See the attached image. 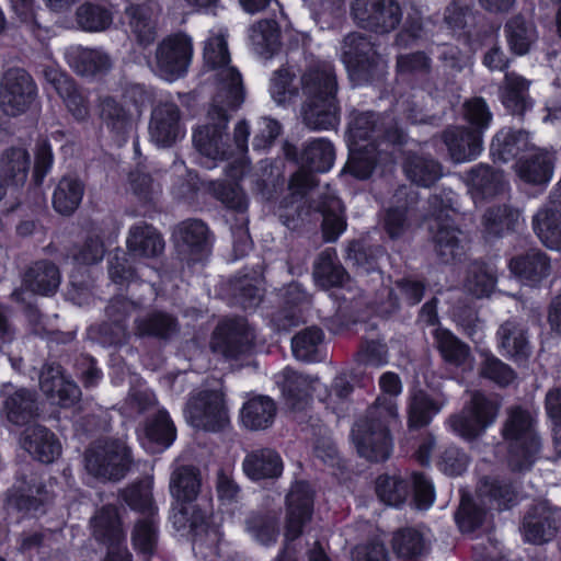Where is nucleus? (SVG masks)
I'll return each instance as SVG.
<instances>
[{
  "mask_svg": "<svg viewBox=\"0 0 561 561\" xmlns=\"http://www.w3.org/2000/svg\"><path fill=\"white\" fill-rule=\"evenodd\" d=\"M382 396L376 399L369 409L368 417L357 422L352 430V437L358 454L370 461H383L389 458L392 439L389 425L398 417L394 397L402 392L400 377L392 373H383L379 378Z\"/></svg>",
  "mask_w": 561,
  "mask_h": 561,
  "instance_id": "obj_1",
  "label": "nucleus"
},
{
  "mask_svg": "<svg viewBox=\"0 0 561 561\" xmlns=\"http://www.w3.org/2000/svg\"><path fill=\"white\" fill-rule=\"evenodd\" d=\"M306 101L301 115L306 126L313 130L333 128L339 123V108L335 101L336 78L330 61L312 55L305 56L300 77Z\"/></svg>",
  "mask_w": 561,
  "mask_h": 561,
  "instance_id": "obj_2",
  "label": "nucleus"
},
{
  "mask_svg": "<svg viewBox=\"0 0 561 561\" xmlns=\"http://www.w3.org/2000/svg\"><path fill=\"white\" fill-rule=\"evenodd\" d=\"M477 497L482 506L469 495L462 494L455 519L461 533H472L485 517L486 508L506 510L516 503L517 493L507 480L500 477H484L479 482Z\"/></svg>",
  "mask_w": 561,
  "mask_h": 561,
  "instance_id": "obj_3",
  "label": "nucleus"
},
{
  "mask_svg": "<svg viewBox=\"0 0 561 561\" xmlns=\"http://www.w3.org/2000/svg\"><path fill=\"white\" fill-rule=\"evenodd\" d=\"M502 435L508 442L510 468L516 472L530 470L540 458L542 447L531 414L518 405L508 408Z\"/></svg>",
  "mask_w": 561,
  "mask_h": 561,
  "instance_id": "obj_4",
  "label": "nucleus"
},
{
  "mask_svg": "<svg viewBox=\"0 0 561 561\" xmlns=\"http://www.w3.org/2000/svg\"><path fill=\"white\" fill-rule=\"evenodd\" d=\"M230 108L227 96L215 94L207 113V123L198 126L193 133V144L202 156L201 161L207 169H211L217 160H226L233 156L230 138L227 134Z\"/></svg>",
  "mask_w": 561,
  "mask_h": 561,
  "instance_id": "obj_5",
  "label": "nucleus"
},
{
  "mask_svg": "<svg viewBox=\"0 0 561 561\" xmlns=\"http://www.w3.org/2000/svg\"><path fill=\"white\" fill-rule=\"evenodd\" d=\"M204 61L213 71L216 94L227 96L230 108H238L243 102L242 80L239 71L230 65L227 33L222 28L211 30L205 41Z\"/></svg>",
  "mask_w": 561,
  "mask_h": 561,
  "instance_id": "obj_6",
  "label": "nucleus"
},
{
  "mask_svg": "<svg viewBox=\"0 0 561 561\" xmlns=\"http://www.w3.org/2000/svg\"><path fill=\"white\" fill-rule=\"evenodd\" d=\"M348 146L391 148L404 140L403 131L392 124L389 116H380L374 112L353 111L347 128Z\"/></svg>",
  "mask_w": 561,
  "mask_h": 561,
  "instance_id": "obj_7",
  "label": "nucleus"
},
{
  "mask_svg": "<svg viewBox=\"0 0 561 561\" xmlns=\"http://www.w3.org/2000/svg\"><path fill=\"white\" fill-rule=\"evenodd\" d=\"M341 59L356 85L371 83L386 73V60L376 51L370 41L360 33H351L344 37Z\"/></svg>",
  "mask_w": 561,
  "mask_h": 561,
  "instance_id": "obj_8",
  "label": "nucleus"
},
{
  "mask_svg": "<svg viewBox=\"0 0 561 561\" xmlns=\"http://www.w3.org/2000/svg\"><path fill=\"white\" fill-rule=\"evenodd\" d=\"M131 465L129 447L119 439L96 442L84 455V467L89 474L101 481H119Z\"/></svg>",
  "mask_w": 561,
  "mask_h": 561,
  "instance_id": "obj_9",
  "label": "nucleus"
},
{
  "mask_svg": "<svg viewBox=\"0 0 561 561\" xmlns=\"http://www.w3.org/2000/svg\"><path fill=\"white\" fill-rule=\"evenodd\" d=\"M502 402L499 398L474 392L460 413L451 415L449 428L467 440L481 436L497 419Z\"/></svg>",
  "mask_w": 561,
  "mask_h": 561,
  "instance_id": "obj_10",
  "label": "nucleus"
},
{
  "mask_svg": "<svg viewBox=\"0 0 561 561\" xmlns=\"http://www.w3.org/2000/svg\"><path fill=\"white\" fill-rule=\"evenodd\" d=\"M184 415L195 428L219 432L229 424L224 396L218 390H198L191 394Z\"/></svg>",
  "mask_w": 561,
  "mask_h": 561,
  "instance_id": "obj_11",
  "label": "nucleus"
},
{
  "mask_svg": "<svg viewBox=\"0 0 561 561\" xmlns=\"http://www.w3.org/2000/svg\"><path fill=\"white\" fill-rule=\"evenodd\" d=\"M193 42L185 33L171 34L156 49V71L167 81L185 76L193 57Z\"/></svg>",
  "mask_w": 561,
  "mask_h": 561,
  "instance_id": "obj_12",
  "label": "nucleus"
},
{
  "mask_svg": "<svg viewBox=\"0 0 561 561\" xmlns=\"http://www.w3.org/2000/svg\"><path fill=\"white\" fill-rule=\"evenodd\" d=\"M37 89L32 77L22 68L8 69L0 82V108L9 116L26 112L34 102Z\"/></svg>",
  "mask_w": 561,
  "mask_h": 561,
  "instance_id": "obj_13",
  "label": "nucleus"
},
{
  "mask_svg": "<svg viewBox=\"0 0 561 561\" xmlns=\"http://www.w3.org/2000/svg\"><path fill=\"white\" fill-rule=\"evenodd\" d=\"M254 337L253 330L244 319H227L216 327L210 350L226 359H237L252 351Z\"/></svg>",
  "mask_w": 561,
  "mask_h": 561,
  "instance_id": "obj_14",
  "label": "nucleus"
},
{
  "mask_svg": "<svg viewBox=\"0 0 561 561\" xmlns=\"http://www.w3.org/2000/svg\"><path fill=\"white\" fill-rule=\"evenodd\" d=\"M352 13L362 27L377 33L394 30L402 18L396 0H355Z\"/></svg>",
  "mask_w": 561,
  "mask_h": 561,
  "instance_id": "obj_15",
  "label": "nucleus"
},
{
  "mask_svg": "<svg viewBox=\"0 0 561 561\" xmlns=\"http://www.w3.org/2000/svg\"><path fill=\"white\" fill-rule=\"evenodd\" d=\"M95 538L108 545L106 561H131V554L125 546V534L116 506L105 505L92 518Z\"/></svg>",
  "mask_w": 561,
  "mask_h": 561,
  "instance_id": "obj_16",
  "label": "nucleus"
},
{
  "mask_svg": "<svg viewBox=\"0 0 561 561\" xmlns=\"http://www.w3.org/2000/svg\"><path fill=\"white\" fill-rule=\"evenodd\" d=\"M560 520V510L552 507L548 502H539L526 512L520 533L526 542L542 545L556 537Z\"/></svg>",
  "mask_w": 561,
  "mask_h": 561,
  "instance_id": "obj_17",
  "label": "nucleus"
},
{
  "mask_svg": "<svg viewBox=\"0 0 561 561\" xmlns=\"http://www.w3.org/2000/svg\"><path fill=\"white\" fill-rule=\"evenodd\" d=\"M314 492L305 481L295 482L286 496V540L297 539L313 513Z\"/></svg>",
  "mask_w": 561,
  "mask_h": 561,
  "instance_id": "obj_18",
  "label": "nucleus"
},
{
  "mask_svg": "<svg viewBox=\"0 0 561 561\" xmlns=\"http://www.w3.org/2000/svg\"><path fill=\"white\" fill-rule=\"evenodd\" d=\"M55 480L49 479L48 483H43L39 476L30 469H26L18 477L14 485V493L9 495V504L14 505L20 511L37 512L42 505L53 499V484Z\"/></svg>",
  "mask_w": 561,
  "mask_h": 561,
  "instance_id": "obj_19",
  "label": "nucleus"
},
{
  "mask_svg": "<svg viewBox=\"0 0 561 561\" xmlns=\"http://www.w3.org/2000/svg\"><path fill=\"white\" fill-rule=\"evenodd\" d=\"M39 387L46 398L62 408H69L80 399L79 387L69 379L57 363H46L39 374Z\"/></svg>",
  "mask_w": 561,
  "mask_h": 561,
  "instance_id": "obj_20",
  "label": "nucleus"
},
{
  "mask_svg": "<svg viewBox=\"0 0 561 561\" xmlns=\"http://www.w3.org/2000/svg\"><path fill=\"white\" fill-rule=\"evenodd\" d=\"M149 136L158 147H170L184 136L181 113L176 104L164 102L153 108L149 123Z\"/></svg>",
  "mask_w": 561,
  "mask_h": 561,
  "instance_id": "obj_21",
  "label": "nucleus"
},
{
  "mask_svg": "<svg viewBox=\"0 0 561 561\" xmlns=\"http://www.w3.org/2000/svg\"><path fill=\"white\" fill-rule=\"evenodd\" d=\"M449 209H440L431 222L435 250L442 262L450 263L461 257L465 245L459 238L462 232L455 227Z\"/></svg>",
  "mask_w": 561,
  "mask_h": 561,
  "instance_id": "obj_22",
  "label": "nucleus"
},
{
  "mask_svg": "<svg viewBox=\"0 0 561 561\" xmlns=\"http://www.w3.org/2000/svg\"><path fill=\"white\" fill-rule=\"evenodd\" d=\"M287 407L294 412L306 411L311 402L312 392L317 390L319 380L285 368L275 376Z\"/></svg>",
  "mask_w": 561,
  "mask_h": 561,
  "instance_id": "obj_23",
  "label": "nucleus"
},
{
  "mask_svg": "<svg viewBox=\"0 0 561 561\" xmlns=\"http://www.w3.org/2000/svg\"><path fill=\"white\" fill-rule=\"evenodd\" d=\"M174 238L180 255L188 263L201 261L209 252L208 228L201 220L183 221L178 226Z\"/></svg>",
  "mask_w": 561,
  "mask_h": 561,
  "instance_id": "obj_24",
  "label": "nucleus"
},
{
  "mask_svg": "<svg viewBox=\"0 0 561 561\" xmlns=\"http://www.w3.org/2000/svg\"><path fill=\"white\" fill-rule=\"evenodd\" d=\"M450 159L463 163L477 159L483 150L482 136L467 127H449L443 134Z\"/></svg>",
  "mask_w": 561,
  "mask_h": 561,
  "instance_id": "obj_25",
  "label": "nucleus"
},
{
  "mask_svg": "<svg viewBox=\"0 0 561 561\" xmlns=\"http://www.w3.org/2000/svg\"><path fill=\"white\" fill-rule=\"evenodd\" d=\"M45 77L77 121H85L90 116L88 93L79 89L70 77L57 70H46Z\"/></svg>",
  "mask_w": 561,
  "mask_h": 561,
  "instance_id": "obj_26",
  "label": "nucleus"
},
{
  "mask_svg": "<svg viewBox=\"0 0 561 561\" xmlns=\"http://www.w3.org/2000/svg\"><path fill=\"white\" fill-rule=\"evenodd\" d=\"M66 58L69 66L83 77L103 76L113 67L112 57L102 48L71 46L66 50Z\"/></svg>",
  "mask_w": 561,
  "mask_h": 561,
  "instance_id": "obj_27",
  "label": "nucleus"
},
{
  "mask_svg": "<svg viewBox=\"0 0 561 561\" xmlns=\"http://www.w3.org/2000/svg\"><path fill=\"white\" fill-rule=\"evenodd\" d=\"M508 267L523 284L529 286L540 284L551 273L549 256L538 249H531L524 254L514 256L511 259Z\"/></svg>",
  "mask_w": 561,
  "mask_h": 561,
  "instance_id": "obj_28",
  "label": "nucleus"
},
{
  "mask_svg": "<svg viewBox=\"0 0 561 561\" xmlns=\"http://www.w3.org/2000/svg\"><path fill=\"white\" fill-rule=\"evenodd\" d=\"M553 154L540 148H534L523 154L515 163L518 178L528 184L542 185L550 182L553 175Z\"/></svg>",
  "mask_w": 561,
  "mask_h": 561,
  "instance_id": "obj_29",
  "label": "nucleus"
},
{
  "mask_svg": "<svg viewBox=\"0 0 561 561\" xmlns=\"http://www.w3.org/2000/svg\"><path fill=\"white\" fill-rule=\"evenodd\" d=\"M430 535L415 527H403L393 533L391 546L393 553L404 561H421L431 551Z\"/></svg>",
  "mask_w": 561,
  "mask_h": 561,
  "instance_id": "obj_30",
  "label": "nucleus"
},
{
  "mask_svg": "<svg viewBox=\"0 0 561 561\" xmlns=\"http://www.w3.org/2000/svg\"><path fill=\"white\" fill-rule=\"evenodd\" d=\"M534 148L535 145L530 141L527 131L505 127L494 135L490 152L494 161L505 163L520 153H529Z\"/></svg>",
  "mask_w": 561,
  "mask_h": 561,
  "instance_id": "obj_31",
  "label": "nucleus"
},
{
  "mask_svg": "<svg viewBox=\"0 0 561 561\" xmlns=\"http://www.w3.org/2000/svg\"><path fill=\"white\" fill-rule=\"evenodd\" d=\"M114 0L84 1L76 10L78 27L89 33L106 31L114 20Z\"/></svg>",
  "mask_w": 561,
  "mask_h": 561,
  "instance_id": "obj_32",
  "label": "nucleus"
},
{
  "mask_svg": "<svg viewBox=\"0 0 561 561\" xmlns=\"http://www.w3.org/2000/svg\"><path fill=\"white\" fill-rule=\"evenodd\" d=\"M125 15L131 33L140 45H150L156 38V22L152 18L153 0H124Z\"/></svg>",
  "mask_w": 561,
  "mask_h": 561,
  "instance_id": "obj_33",
  "label": "nucleus"
},
{
  "mask_svg": "<svg viewBox=\"0 0 561 561\" xmlns=\"http://www.w3.org/2000/svg\"><path fill=\"white\" fill-rule=\"evenodd\" d=\"M23 448L43 463H50L61 454V446L55 435L46 427L33 425L22 436Z\"/></svg>",
  "mask_w": 561,
  "mask_h": 561,
  "instance_id": "obj_34",
  "label": "nucleus"
},
{
  "mask_svg": "<svg viewBox=\"0 0 561 561\" xmlns=\"http://www.w3.org/2000/svg\"><path fill=\"white\" fill-rule=\"evenodd\" d=\"M350 147L347 169L355 178L365 180L369 178L378 165H388L394 162L393 150L389 148Z\"/></svg>",
  "mask_w": 561,
  "mask_h": 561,
  "instance_id": "obj_35",
  "label": "nucleus"
},
{
  "mask_svg": "<svg viewBox=\"0 0 561 561\" xmlns=\"http://www.w3.org/2000/svg\"><path fill=\"white\" fill-rule=\"evenodd\" d=\"M277 407L267 396H255L247 400L240 411L241 424L250 431L270 428L276 417Z\"/></svg>",
  "mask_w": 561,
  "mask_h": 561,
  "instance_id": "obj_36",
  "label": "nucleus"
},
{
  "mask_svg": "<svg viewBox=\"0 0 561 561\" xmlns=\"http://www.w3.org/2000/svg\"><path fill=\"white\" fill-rule=\"evenodd\" d=\"M499 346L503 354L516 362L526 360L531 354V347L525 327L517 320L505 321L497 330Z\"/></svg>",
  "mask_w": 561,
  "mask_h": 561,
  "instance_id": "obj_37",
  "label": "nucleus"
},
{
  "mask_svg": "<svg viewBox=\"0 0 561 561\" xmlns=\"http://www.w3.org/2000/svg\"><path fill=\"white\" fill-rule=\"evenodd\" d=\"M242 469L253 481L276 479L283 472V460L273 449H256L245 456Z\"/></svg>",
  "mask_w": 561,
  "mask_h": 561,
  "instance_id": "obj_38",
  "label": "nucleus"
},
{
  "mask_svg": "<svg viewBox=\"0 0 561 561\" xmlns=\"http://www.w3.org/2000/svg\"><path fill=\"white\" fill-rule=\"evenodd\" d=\"M310 297L298 283H291L284 294V308L274 318L279 330H288L302 321Z\"/></svg>",
  "mask_w": 561,
  "mask_h": 561,
  "instance_id": "obj_39",
  "label": "nucleus"
},
{
  "mask_svg": "<svg viewBox=\"0 0 561 561\" xmlns=\"http://www.w3.org/2000/svg\"><path fill=\"white\" fill-rule=\"evenodd\" d=\"M126 244L128 252L139 257H156L164 250L162 236L156 228L145 222L130 227Z\"/></svg>",
  "mask_w": 561,
  "mask_h": 561,
  "instance_id": "obj_40",
  "label": "nucleus"
},
{
  "mask_svg": "<svg viewBox=\"0 0 561 561\" xmlns=\"http://www.w3.org/2000/svg\"><path fill=\"white\" fill-rule=\"evenodd\" d=\"M467 178L476 204L485 197L503 192L507 186L503 172L493 170L485 164L472 168Z\"/></svg>",
  "mask_w": 561,
  "mask_h": 561,
  "instance_id": "obj_41",
  "label": "nucleus"
},
{
  "mask_svg": "<svg viewBox=\"0 0 561 561\" xmlns=\"http://www.w3.org/2000/svg\"><path fill=\"white\" fill-rule=\"evenodd\" d=\"M313 185V176L305 171L296 172L289 181L288 191L290 201L284 198L279 206L278 217L279 220L289 229H295L296 220L300 216L298 204Z\"/></svg>",
  "mask_w": 561,
  "mask_h": 561,
  "instance_id": "obj_42",
  "label": "nucleus"
},
{
  "mask_svg": "<svg viewBox=\"0 0 561 561\" xmlns=\"http://www.w3.org/2000/svg\"><path fill=\"white\" fill-rule=\"evenodd\" d=\"M37 402L35 392L20 388L8 394L3 401L1 412L7 420L18 426L27 424L37 415Z\"/></svg>",
  "mask_w": 561,
  "mask_h": 561,
  "instance_id": "obj_43",
  "label": "nucleus"
},
{
  "mask_svg": "<svg viewBox=\"0 0 561 561\" xmlns=\"http://www.w3.org/2000/svg\"><path fill=\"white\" fill-rule=\"evenodd\" d=\"M530 82L515 72H506L502 103L513 115L523 116L534 105L529 96Z\"/></svg>",
  "mask_w": 561,
  "mask_h": 561,
  "instance_id": "obj_44",
  "label": "nucleus"
},
{
  "mask_svg": "<svg viewBox=\"0 0 561 561\" xmlns=\"http://www.w3.org/2000/svg\"><path fill=\"white\" fill-rule=\"evenodd\" d=\"M31 170V156L25 148L12 147L3 151L0 158V172L8 184L21 187L25 184Z\"/></svg>",
  "mask_w": 561,
  "mask_h": 561,
  "instance_id": "obj_45",
  "label": "nucleus"
},
{
  "mask_svg": "<svg viewBox=\"0 0 561 561\" xmlns=\"http://www.w3.org/2000/svg\"><path fill=\"white\" fill-rule=\"evenodd\" d=\"M313 277L322 288L344 287L350 282L348 275L340 264L332 249L322 251L313 267Z\"/></svg>",
  "mask_w": 561,
  "mask_h": 561,
  "instance_id": "obj_46",
  "label": "nucleus"
},
{
  "mask_svg": "<svg viewBox=\"0 0 561 561\" xmlns=\"http://www.w3.org/2000/svg\"><path fill=\"white\" fill-rule=\"evenodd\" d=\"M425 285L422 280L408 276L396 282L394 288L387 290L388 299L380 306L382 314H390L400 306V299L410 306L417 305L424 296Z\"/></svg>",
  "mask_w": 561,
  "mask_h": 561,
  "instance_id": "obj_47",
  "label": "nucleus"
},
{
  "mask_svg": "<svg viewBox=\"0 0 561 561\" xmlns=\"http://www.w3.org/2000/svg\"><path fill=\"white\" fill-rule=\"evenodd\" d=\"M496 280V268L492 264L476 261L468 267L463 290L473 298L488 297L494 290Z\"/></svg>",
  "mask_w": 561,
  "mask_h": 561,
  "instance_id": "obj_48",
  "label": "nucleus"
},
{
  "mask_svg": "<svg viewBox=\"0 0 561 561\" xmlns=\"http://www.w3.org/2000/svg\"><path fill=\"white\" fill-rule=\"evenodd\" d=\"M207 516L193 502H179L172 506L170 520L178 531L195 536L208 531Z\"/></svg>",
  "mask_w": 561,
  "mask_h": 561,
  "instance_id": "obj_49",
  "label": "nucleus"
},
{
  "mask_svg": "<svg viewBox=\"0 0 561 561\" xmlns=\"http://www.w3.org/2000/svg\"><path fill=\"white\" fill-rule=\"evenodd\" d=\"M84 184L72 175L62 176L53 194L54 209L65 216L71 215L81 204Z\"/></svg>",
  "mask_w": 561,
  "mask_h": 561,
  "instance_id": "obj_50",
  "label": "nucleus"
},
{
  "mask_svg": "<svg viewBox=\"0 0 561 561\" xmlns=\"http://www.w3.org/2000/svg\"><path fill=\"white\" fill-rule=\"evenodd\" d=\"M324 333L318 327H309L291 339V350L298 360L313 363L323 358Z\"/></svg>",
  "mask_w": 561,
  "mask_h": 561,
  "instance_id": "obj_51",
  "label": "nucleus"
},
{
  "mask_svg": "<svg viewBox=\"0 0 561 561\" xmlns=\"http://www.w3.org/2000/svg\"><path fill=\"white\" fill-rule=\"evenodd\" d=\"M24 284L34 293L41 295L54 294L60 284L59 270L50 262H36L25 273Z\"/></svg>",
  "mask_w": 561,
  "mask_h": 561,
  "instance_id": "obj_52",
  "label": "nucleus"
},
{
  "mask_svg": "<svg viewBox=\"0 0 561 561\" xmlns=\"http://www.w3.org/2000/svg\"><path fill=\"white\" fill-rule=\"evenodd\" d=\"M99 107L102 122L113 134L125 140L134 126L128 111L112 96L102 98Z\"/></svg>",
  "mask_w": 561,
  "mask_h": 561,
  "instance_id": "obj_53",
  "label": "nucleus"
},
{
  "mask_svg": "<svg viewBox=\"0 0 561 561\" xmlns=\"http://www.w3.org/2000/svg\"><path fill=\"white\" fill-rule=\"evenodd\" d=\"M436 346L445 362L457 366H471V354L468 345L462 343L450 331L436 328L433 332Z\"/></svg>",
  "mask_w": 561,
  "mask_h": 561,
  "instance_id": "obj_54",
  "label": "nucleus"
},
{
  "mask_svg": "<svg viewBox=\"0 0 561 561\" xmlns=\"http://www.w3.org/2000/svg\"><path fill=\"white\" fill-rule=\"evenodd\" d=\"M534 231L540 241L551 250L561 249V213L542 208L533 218Z\"/></svg>",
  "mask_w": 561,
  "mask_h": 561,
  "instance_id": "obj_55",
  "label": "nucleus"
},
{
  "mask_svg": "<svg viewBox=\"0 0 561 561\" xmlns=\"http://www.w3.org/2000/svg\"><path fill=\"white\" fill-rule=\"evenodd\" d=\"M520 220L518 209L510 205L489 208L483 215V227L488 236L501 237L505 232L515 230Z\"/></svg>",
  "mask_w": 561,
  "mask_h": 561,
  "instance_id": "obj_56",
  "label": "nucleus"
},
{
  "mask_svg": "<svg viewBox=\"0 0 561 561\" xmlns=\"http://www.w3.org/2000/svg\"><path fill=\"white\" fill-rule=\"evenodd\" d=\"M407 176L416 185L430 187L443 175L442 165L434 159L413 154L404 163Z\"/></svg>",
  "mask_w": 561,
  "mask_h": 561,
  "instance_id": "obj_57",
  "label": "nucleus"
},
{
  "mask_svg": "<svg viewBox=\"0 0 561 561\" xmlns=\"http://www.w3.org/2000/svg\"><path fill=\"white\" fill-rule=\"evenodd\" d=\"M201 488L197 469L191 466L176 468L170 480V492L179 502H194Z\"/></svg>",
  "mask_w": 561,
  "mask_h": 561,
  "instance_id": "obj_58",
  "label": "nucleus"
},
{
  "mask_svg": "<svg viewBox=\"0 0 561 561\" xmlns=\"http://www.w3.org/2000/svg\"><path fill=\"white\" fill-rule=\"evenodd\" d=\"M279 30L272 20L257 22L250 30V41L254 51L264 58H271L279 47Z\"/></svg>",
  "mask_w": 561,
  "mask_h": 561,
  "instance_id": "obj_59",
  "label": "nucleus"
},
{
  "mask_svg": "<svg viewBox=\"0 0 561 561\" xmlns=\"http://www.w3.org/2000/svg\"><path fill=\"white\" fill-rule=\"evenodd\" d=\"M158 513L144 515L138 519L131 533L134 548L145 557H152L158 545Z\"/></svg>",
  "mask_w": 561,
  "mask_h": 561,
  "instance_id": "obj_60",
  "label": "nucleus"
},
{
  "mask_svg": "<svg viewBox=\"0 0 561 561\" xmlns=\"http://www.w3.org/2000/svg\"><path fill=\"white\" fill-rule=\"evenodd\" d=\"M505 35L511 50L525 55L537 39L536 28L520 16L512 18L505 25Z\"/></svg>",
  "mask_w": 561,
  "mask_h": 561,
  "instance_id": "obj_61",
  "label": "nucleus"
},
{
  "mask_svg": "<svg viewBox=\"0 0 561 561\" xmlns=\"http://www.w3.org/2000/svg\"><path fill=\"white\" fill-rule=\"evenodd\" d=\"M319 210L323 216V237L325 241L333 242L346 228L343 205L337 197L330 195L321 203Z\"/></svg>",
  "mask_w": 561,
  "mask_h": 561,
  "instance_id": "obj_62",
  "label": "nucleus"
},
{
  "mask_svg": "<svg viewBox=\"0 0 561 561\" xmlns=\"http://www.w3.org/2000/svg\"><path fill=\"white\" fill-rule=\"evenodd\" d=\"M121 496L133 511L142 515L158 513V507L152 499V482L149 480L139 481L124 489Z\"/></svg>",
  "mask_w": 561,
  "mask_h": 561,
  "instance_id": "obj_63",
  "label": "nucleus"
},
{
  "mask_svg": "<svg viewBox=\"0 0 561 561\" xmlns=\"http://www.w3.org/2000/svg\"><path fill=\"white\" fill-rule=\"evenodd\" d=\"M334 157L333 145L324 138L311 140L302 153V160L309 169L320 173L328 172L332 168Z\"/></svg>",
  "mask_w": 561,
  "mask_h": 561,
  "instance_id": "obj_64",
  "label": "nucleus"
}]
</instances>
